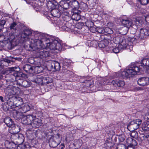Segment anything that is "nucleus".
Here are the masks:
<instances>
[{
    "instance_id": "f257e3e1",
    "label": "nucleus",
    "mask_w": 149,
    "mask_h": 149,
    "mask_svg": "<svg viewBox=\"0 0 149 149\" xmlns=\"http://www.w3.org/2000/svg\"><path fill=\"white\" fill-rule=\"evenodd\" d=\"M140 69L137 66H130L128 69H126L125 71L122 72L120 74L121 76L123 78H127L132 77L136 75L137 73L139 72Z\"/></svg>"
},
{
    "instance_id": "f03ea898",
    "label": "nucleus",
    "mask_w": 149,
    "mask_h": 149,
    "mask_svg": "<svg viewBox=\"0 0 149 149\" xmlns=\"http://www.w3.org/2000/svg\"><path fill=\"white\" fill-rule=\"evenodd\" d=\"M29 40V42H31V44H28L27 46L29 47V50H35L36 49L38 50L42 47V43L45 41H48V40H49L48 39L47 40H43V39H31Z\"/></svg>"
},
{
    "instance_id": "7ed1b4c3",
    "label": "nucleus",
    "mask_w": 149,
    "mask_h": 149,
    "mask_svg": "<svg viewBox=\"0 0 149 149\" xmlns=\"http://www.w3.org/2000/svg\"><path fill=\"white\" fill-rule=\"evenodd\" d=\"M142 120L137 119L130 122L127 125V128L130 131H134L138 129L141 124Z\"/></svg>"
},
{
    "instance_id": "20e7f679",
    "label": "nucleus",
    "mask_w": 149,
    "mask_h": 149,
    "mask_svg": "<svg viewBox=\"0 0 149 149\" xmlns=\"http://www.w3.org/2000/svg\"><path fill=\"white\" fill-rule=\"evenodd\" d=\"M46 43L47 44V47L50 49L59 50L61 48V44L56 40H54Z\"/></svg>"
},
{
    "instance_id": "39448f33",
    "label": "nucleus",
    "mask_w": 149,
    "mask_h": 149,
    "mask_svg": "<svg viewBox=\"0 0 149 149\" xmlns=\"http://www.w3.org/2000/svg\"><path fill=\"white\" fill-rule=\"evenodd\" d=\"M10 138L15 143L20 144L24 142V137L22 134L17 133L12 134Z\"/></svg>"
},
{
    "instance_id": "423d86ee",
    "label": "nucleus",
    "mask_w": 149,
    "mask_h": 149,
    "mask_svg": "<svg viewBox=\"0 0 149 149\" xmlns=\"http://www.w3.org/2000/svg\"><path fill=\"white\" fill-rule=\"evenodd\" d=\"M131 44V41L125 38H121V40L120 44L119 45V48L123 49H130L131 50L130 48H132V46L129 45Z\"/></svg>"
},
{
    "instance_id": "0eeeda50",
    "label": "nucleus",
    "mask_w": 149,
    "mask_h": 149,
    "mask_svg": "<svg viewBox=\"0 0 149 149\" xmlns=\"http://www.w3.org/2000/svg\"><path fill=\"white\" fill-rule=\"evenodd\" d=\"M15 102H17L19 100H22V98L19 97H11L7 101V104L8 106V109H12V108H15Z\"/></svg>"
},
{
    "instance_id": "6e6552de",
    "label": "nucleus",
    "mask_w": 149,
    "mask_h": 149,
    "mask_svg": "<svg viewBox=\"0 0 149 149\" xmlns=\"http://www.w3.org/2000/svg\"><path fill=\"white\" fill-rule=\"evenodd\" d=\"M34 118V117L32 115L24 116L22 118V124L26 125H31Z\"/></svg>"
},
{
    "instance_id": "1a4fd4ad",
    "label": "nucleus",
    "mask_w": 149,
    "mask_h": 149,
    "mask_svg": "<svg viewBox=\"0 0 149 149\" xmlns=\"http://www.w3.org/2000/svg\"><path fill=\"white\" fill-rule=\"evenodd\" d=\"M149 36V29L141 28L140 29L138 36L140 39H143L146 38Z\"/></svg>"
},
{
    "instance_id": "9d476101",
    "label": "nucleus",
    "mask_w": 149,
    "mask_h": 149,
    "mask_svg": "<svg viewBox=\"0 0 149 149\" xmlns=\"http://www.w3.org/2000/svg\"><path fill=\"white\" fill-rule=\"evenodd\" d=\"M5 91L6 93L10 97L16 94L17 89L13 86H9L6 88Z\"/></svg>"
},
{
    "instance_id": "9b49d317",
    "label": "nucleus",
    "mask_w": 149,
    "mask_h": 149,
    "mask_svg": "<svg viewBox=\"0 0 149 149\" xmlns=\"http://www.w3.org/2000/svg\"><path fill=\"white\" fill-rule=\"evenodd\" d=\"M138 84L142 86H145L149 84V78L148 77H143L139 78L138 81Z\"/></svg>"
},
{
    "instance_id": "f8f14e48",
    "label": "nucleus",
    "mask_w": 149,
    "mask_h": 149,
    "mask_svg": "<svg viewBox=\"0 0 149 149\" xmlns=\"http://www.w3.org/2000/svg\"><path fill=\"white\" fill-rule=\"evenodd\" d=\"M50 69L53 71H56L60 70L61 66L60 63L55 61H51L50 62Z\"/></svg>"
},
{
    "instance_id": "ddd939ff",
    "label": "nucleus",
    "mask_w": 149,
    "mask_h": 149,
    "mask_svg": "<svg viewBox=\"0 0 149 149\" xmlns=\"http://www.w3.org/2000/svg\"><path fill=\"white\" fill-rule=\"evenodd\" d=\"M26 135L29 139H32L37 135V131L32 129H29L26 131Z\"/></svg>"
},
{
    "instance_id": "4468645a",
    "label": "nucleus",
    "mask_w": 149,
    "mask_h": 149,
    "mask_svg": "<svg viewBox=\"0 0 149 149\" xmlns=\"http://www.w3.org/2000/svg\"><path fill=\"white\" fill-rule=\"evenodd\" d=\"M32 31L30 29H24L22 31L21 36V37L22 38L28 39L30 36L32 34Z\"/></svg>"
},
{
    "instance_id": "2eb2a0df",
    "label": "nucleus",
    "mask_w": 149,
    "mask_h": 149,
    "mask_svg": "<svg viewBox=\"0 0 149 149\" xmlns=\"http://www.w3.org/2000/svg\"><path fill=\"white\" fill-rule=\"evenodd\" d=\"M10 133L13 134L17 133L20 131L19 126L15 124L14 123L10 127Z\"/></svg>"
},
{
    "instance_id": "dca6fc26",
    "label": "nucleus",
    "mask_w": 149,
    "mask_h": 149,
    "mask_svg": "<svg viewBox=\"0 0 149 149\" xmlns=\"http://www.w3.org/2000/svg\"><path fill=\"white\" fill-rule=\"evenodd\" d=\"M42 124V120L40 118L34 117L31 126L33 128H38Z\"/></svg>"
},
{
    "instance_id": "f3484780",
    "label": "nucleus",
    "mask_w": 149,
    "mask_h": 149,
    "mask_svg": "<svg viewBox=\"0 0 149 149\" xmlns=\"http://www.w3.org/2000/svg\"><path fill=\"white\" fill-rule=\"evenodd\" d=\"M17 69H19V68L17 67H13L11 68V70L13 71V75H15L16 78L18 77H24L26 76V75L22 72L19 71L15 70H16Z\"/></svg>"
},
{
    "instance_id": "a211bd4d",
    "label": "nucleus",
    "mask_w": 149,
    "mask_h": 149,
    "mask_svg": "<svg viewBox=\"0 0 149 149\" xmlns=\"http://www.w3.org/2000/svg\"><path fill=\"white\" fill-rule=\"evenodd\" d=\"M34 36L35 39H43V40H47L48 39L46 38L45 34L43 33L37 31L34 32L32 33Z\"/></svg>"
},
{
    "instance_id": "6ab92c4d",
    "label": "nucleus",
    "mask_w": 149,
    "mask_h": 149,
    "mask_svg": "<svg viewBox=\"0 0 149 149\" xmlns=\"http://www.w3.org/2000/svg\"><path fill=\"white\" fill-rule=\"evenodd\" d=\"M141 66L143 67V69L142 68H142L141 69H140V71H143L146 68L149 67V58L143 59L141 61Z\"/></svg>"
},
{
    "instance_id": "aec40b11",
    "label": "nucleus",
    "mask_w": 149,
    "mask_h": 149,
    "mask_svg": "<svg viewBox=\"0 0 149 149\" xmlns=\"http://www.w3.org/2000/svg\"><path fill=\"white\" fill-rule=\"evenodd\" d=\"M49 146L52 148L56 147L59 143L58 142H57L55 139V138L51 136L49 139Z\"/></svg>"
},
{
    "instance_id": "412c9836",
    "label": "nucleus",
    "mask_w": 149,
    "mask_h": 149,
    "mask_svg": "<svg viewBox=\"0 0 149 149\" xmlns=\"http://www.w3.org/2000/svg\"><path fill=\"white\" fill-rule=\"evenodd\" d=\"M68 1L61 0L59 2V5L63 10H67L70 6L69 2H68Z\"/></svg>"
},
{
    "instance_id": "4be33fe9",
    "label": "nucleus",
    "mask_w": 149,
    "mask_h": 149,
    "mask_svg": "<svg viewBox=\"0 0 149 149\" xmlns=\"http://www.w3.org/2000/svg\"><path fill=\"white\" fill-rule=\"evenodd\" d=\"M5 78L7 82H13L16 80V77L13 75V72H11V74L6 75Z\"/></svg>"
},
{
    "instance_id": "5701e85b",
    "label": "nucleus",
    "mask_w": 149,
    "mask_h": 149,
    "mask_svg": "<svg viewBox=\"0 0 149 149\" xmlns=\"http://www.w3.org/2000/svg\"><path fill=\"white\" fill-rule=\"evenodd\" d=\"M111 84L114 86L116 87L123 86L125 85L124 81H123L120 80H113L111 82Z\"/></svg>"
},
{
    "instance_id": "b1692460",
    "label": "nucleus",
    "mask_w": 149,
    "mask_h": 149,
    "mask_svg": "<svg viewBox=\"0 0 149 149\" xmlns=\"http://www.w3.org/2000/svg\"><path fill=\"white\" fill-rule=\"evenodd\" d=\"M35 68L29 64H26L23 67V69L27 73H31L33 72Z\"/></svg>"
},
{
    "instance_id": "393cba45",
    "label": "nucleus",
    "mask_w": 149,
    "mask_h": 149,
    "mask_svg": "<svg viewBox=\"0 0 149 149\" xmlns=\"http://www.w3.org/2000/svg\"><path fill=\"white\" fill-rule=\"evenodd\" d=\"M69 5L73 9H77L79 7V3L77 0H72L69 2Z\"/></svg>"
},
{
    "instance_id": "a878e982",
    "label": "nucleus",
    "mask_w": 149,
    "mask_h": 149,
    "mask_svg": "<svg viewBox=\"0 0 149 149\" xmlns=\"http://www.w3.org/2000/svg\"><path fill=\"white\" fill-rule=\"evenodd\" d=\"M14 142V141L10 142L8 141H5V145L7 148L10 149L15 148L16 147V144Z\"/></svg>"
},
{
    "instance_id": "bb28decb",
    "label": "nucleus",
    "mask_w": 149,
    "mask_h": 149,
    "mask_svg": "<svg viewBox=\"0 0 149 149\" xmlns=\"http://www.w3.org/2000/svg\"><path fill=\"white\" fill-rule=\"evenodd\" d=\"M122 24L124 25L125 27H126L125 28L128 29L129 27L131 26L132 24V22L129 20L122 19L121 21ZM128 30V29H127Z\"/></svg>"
},
{
    "instance_id": "cd10ccee",
    "label": "nucleus",
    "mask_w": 149,
    "mask_h": 149,
    "mask_svg": "<svg viewBox=\"0 0 149 149\" xmlns=\"http://www.w3.org/2000/svg\"><path fill=\"white\" fill-rule=\"evenodd\" d=\"M3 120L7 126L9 127L14 123L12 120L9 117H6Z\"/></svg>"
},
{
    "instance_id": "c85d7f7f",
    "label": "nucleus",
    "mask_w": 149,
    "mask_h": 149,
    "mask_svg": "<svg viewBox=\"0 0 149 149\" xmlns=\"http://www.w3.org/2000/svg\"><path fill=\"white\" fill-rule=\"evenodd\" d=\"M54 2L49 1L47 3V6L49 9L51 10V11L52 10L56 8L57 3L56 2L54 3Z\"/></svg>"
},
{
    "instance_id": "c756f323",
    "label": "nucleus",
    "mask_w": 149,
    "mask_h": 149,
    "mask_svg": "<svg viewBox=\"0 0 149 149\" xmlns=\"http://www.w3.org/2000/svg\"><path fill=\"white\" fill-rule=\"evenodd\" d=\"M51 13L52 15L54 17H59L61 15V12L56 8L52 10Z\"/></svg>"
},
{
    "instance_id": "7c9ffc66",
    "label": "nucleus",
    "mask_w": 149,
    "mask_h": 149,
    "mask_svg": "<svg viewBox=\"0 0 149 149\" xmlns=\"http://www.w3.org/2000/svg\"><path fill=\"white\" fill-rule=\"evenodd\" d=\"M126 142L128 144L134 147L137 144V142L135 140L131 138L127 139Z\"/></svg>"
},
{
    "instance_id": "2f4dec72",
    "label": "nucleus",
    "mask_w": 149,
    "mask_h": 149,
    "mask_svg": "<svg viewBox=\"0 0 149 149\" xmlns=\"http://www.w3.org/2000/svg\"><path fill=\"white\" fill-rule=\"evenodd\" d=\"M19 85L24 88L29 87L31 85V82L26 80H23L19 84Z\"/></svg>"
},
{
    "instance_id": "473e14b6",
    "label": "nucleus",
    "mask_w": 149,
    "mask_h": 149,
    "mask_svg": "<svg viewBox=\"0 0 149 149\" xmlns=\"http://www.w3.org/2000/svg\"><path fill=\"white\" fill-rule=\"evenodd\" d=\"M142 129L144 131H149V121L144 123L142 125Z\"/></svg>"
},
{
    "instance_id": "72a5a7b5",
    "label": "nucleus",
    "mask_w": 149,
    "mask_h": 149,
    "mask_svg": "<svg viewBox=\"0 0 149 149\" xmlns=\"http://www.w3.org/2000/svg\"><path fill=\"white\" fill-rule=\"evenodd\" d=\"M97 31L100 33H104L105 32H107L110 29L108 28H97Z\"/></svg>"
},
{
    "instance_id": "f704fd0d",
    "label": "nucleus",
    "mask_w": 149,
    "mask_h": 149,
    "mask_svg": "<svg viewBox=\"0 0 149 149\" xmlns=\"http://www.w3.org/2000/svg\"><path fill=\"white\" fill-rule=\"evenodd\" d=\"M107 40H102L99 42L98 46L100 48H104L107 46L108 44Z\"/></svg>"
},
{
    "instance_id": "c9c22d12",
    "label": "nucleus",
    "mask_w": 149,
    "mask_h": 149,
    "mask_svg": "<svg viewBox=\"0 0 149 149\" xmlns=\"http://www.w3.org/2000/svg\"><path fill=\"white\" fill-rule=\"evenodd\" d=\"M43 84H49L52 82V79L49 77H43Z\"/></svg>"
},
{
    "instance_id": "e433bc0d",
    "label": "nucleus",
    "mask_w": 149,
    "mask_h": 149,
    "mask_svg": "<svg viewBox=\"0 0 149 149\" xmlns=\"http://www.w3.org/2000/svg\"><path fill=\"white\" fill-rule=\"evenodd\" d=\"M78 13V12H73L72 15V19L76 20H79L80 18V16Z\"/></svg>"
},
{
    "instance_id": "4c0bfd02",
    "label": "nucleus",
    "mask_w": 149,
    "mask_h": 149,
    "mask_svg": "<svg viewBox=\"0 0 149 149\" xmlns=\"http://www.w3.org/2000/svg\"><path fill=\"white\" fill-rule=\"evenodd\" d=\"M43 77H37V78L34 80L33 81L36 82L38 84L43 85Z\"/></svg>"
},
{
    "instance_id": "58836bf2",
    "label": "nucleus",
    "mask_w": 149,
    "mask_h": 149,
    "mask_svg": "<svg viewBox=\"0 0 149 149\" xmlns=\"http://www.w3.org/2000/svg\"><path fill=\"white\" fill-rule=\"evenodd\" d=\"M121 40V38H120L119 36H117L113 38V41L115 43L119 45Z\"/></svg>"
},
{
    "instance_id": "ea45409f",
    "label": "nucleus",
    "mask_w": 149,
    "mask_h": 149,
    "mask_svg": "<svg viewBox=\"0 0 149 149\" xmlns=\"http://www.w3.org/2000/svg\"><path fill=\"white\" fill-rule=\"evenodd\" d=\"M21 108L23 111V112L24 113L29 111L30 109V106L28 104H26L22 107H21Z\"/></svg>"
},
{
    "instance_id": "a19ab883",
    "label": "nucleus",
    "mask_w": 149,
    "mask_h": 149,
    "mask_svg": "<svg viewBox=\"0 0 149 149\" xmlns=\"http://www.w3.org/2000/svg\"><path fill=\"white\" fill-rule=\"evenodd\" d=\"M132 132L130 134L131 136L134 138L137 139L138 137V134L137 132L134 131H131Z\"/></svg>"
},
{
    "instance_id": "79ce46f5",
    "label": "nucleus",
    "mask_w": 149,
    "mask_h": 149,
    "mask_svg": "<svg viewBox=\"0 0 149 149\" xmlns=\"http://www.w3.org/2000/svg\"><path fill=\"white\" fill-rule=\"evenodd\" d=\"M85 24L88 27H92L94 26V23L91 20H88L85 23Z\"/></svg>"
},
{
    "instance_id": "37998d69",
    "label": "nucleus",
    "mask_w": 149,
    "mask_h": 149,
    "mask_svg": "<svg viewBox=\"0 0 149 149\" xmlns=\"http://www.w3.org/2000/svg\"><path fill=\"white\" fill-rule=\"evenodd\" d=\"M9 57H7L6 58H3L2 59V61H3L7 63L8 64L10 63L11 62H14V61L13 60L9 58Z\"/></svg>"
},
{
    "instance_id": "c03bdc74",
    "label": "nucleus",
    "mask_w": 149,
    "mask_h": 149,
    "mask_svg": "<svg viewBox=\"0 0 149 149\" xmlns=\"http://www.w3.org/2000/svg\"><path fill=\"white\" fill-rule=\"evenodd\" d=\"M17 24L16 22H14L10 24L9 28L11 30H13L15 31L16 29Z\"/></svg>"
},
{
    "instance_id": "a18cd8bd",
    "label": "nucleus",
    "mask_w": 149,
    "mask_h": 149,
    "mask_svg": "<svg viewBox=\"0 0 149 149\" xmlns=\"http://www.w3.org/2000/svg\"><path fill=\"white\" fill-rule=\"evenodd\" d=\"M29 148L26 145L20 144L17 146V149H28Z\"/></svg>"
},
{
    "instance_id": "49530a36",
    "label": "nucleus",
    "mask_w": 149,
    "mask_h": 149,
    "mask_svg": "<svg viewBox=\"0 0 149 149\" xmlns=\"http://www.w3.org/2000/svg\"><path fill=\"white\" fill-rule=\"evenodd\" d=\"M105 145L109 148H111L114 145V143L112 142L111 141H107L105 143Z\"/></svg>"
},
{
    "instance_id": "de8ad7c7",
    "label": "nucleus",
    "mask_w": 149,
    "mask_h": 149,
    "mask_svg": "<svg viewBox=\"0 0 149 149\" xmlns=\"http://www.w3.org/2000/svg\"><path fill=\"white\" fill-rule=\"evenodd\" d=\"M16 117L18 119H21V120H22V118L24 117L22 114L20 112H16Z\"/></svg>"
},
{
    "instance_id": "09e8293b",
    "label": "nucleus",
    "mask_w": 149,
    "mask_h": 149,
    "mask_svg": "<svg viewBox=\"0 0 149 149\" xmlns=\"http://www.w3.org/2000/svg\"><path fill=\"white\" fill-rule=\"evenodd\" d=\"M117 149H126V146L123 144H118L117 146Z\"/></svg>"
},
{
    "instance_id": "8fccbe9b",
    "label": "nucleus",
    "mask_w": 149,
    "mask_h": 149,
    "mask_svg": "<svg viewBox=\"0 0 149 149\" xmlns=\"http://www.w3.org/2000/svg\"><path fill=\"white\" fill-rule=\"evenodd\" d=\"M15 107H21L20 106L22 104V100H19V101H17V102H15Z\"/></svg>"
},
{
    "instance_id": "3c124183",
    "label": "nucleus",
    "mask_w": 149,
    "mask_h": 149,
    "mask_svg": "<svg viewBox=\"0 0 149 149\" xmlns=\"http://www.w3.org/2000/svg\"><path fill=\"white\" fill-rule=\"evenodd\" d=\"M118 139L120 142H123L125 139V136L124 134L120 135L118 136Z\"/></svg>"
},
{
    "instance_id": "603ef678",
    "label": "nucleus",
    "mask_w": 149,
    "mask_h": 149,
    "mask_svg": "<svg viewBox=\"0 0 149 149\" xmlns=\"http://www.w3.org/2000/svg\"><path fill=\"white\" fill-rule=\"evenodd\" d=\"M45 50L43 51H40L39 52H38L37 53V54L38 56L40 58H42L44 57V52Z\"/></svg>"
},
{
    "instance_id": "864d4df0",
    "label": "nucleus",
    "mask_w": 149,
    "mask_h": 149,
    "mask_svg": "<svg viewBox=\"0 0 149 149\" xmlns=\"http://www.w3.org/2000/svg\"><path fill=\"white\" fill-rule=\"evenodd\" d=\"M79 141H75L73 145L75 147V148H79L81 146L80 144H79Z\"/></svg>"
},
{
    "instance_id": "5fc2aeb1",
    "label": "nucleus",
    "mask_w": 149,
    "mask_h": 149,
    "mask_svg": "<svg viewBox=\"0 0 149 149\" xmlns=\"http://www.w3.org/2000/svg\"><path fill=\"white\" fill-rule=\"evenodd\" d=\"M141 3L143 5H145L147 4L149 2L148 0H139Z\"/></svg>"
},
{
    "instance_id": "6e6d98bb",
    "label": "nucleus",
    "mask_w": 149,
    "mask_h": 149,
    "mask_svg": "<svg viewBox=\"0 0 149 149\" xmlns=\"http://www.w3.org/2000/svg\"><path fill=\"white\" fill-rule=\"evenodd\" d=\"M3 99L4 100V102L5 101H7L10 97L6 93V92L5 95H3Z\"/></svg>"
},
{
    "instance_id": "4d7b16f0",
    "label": "nucleus",
    "mask_w": 149,
    "mask_h": 149,
    "mask_svg": "<svg viewBox=\"0 0 149 149\" xmlns=\"http://www.w3.org/2000/svg\"><path fill=\"white\" fill-rule=\"evenodd\" d=\"M112 51L115 53H117L119 52L120 50L118 47H116L112 49Z\"/></svg>"
},
{
    "instance_id": "13d9d810",
    "label": "nucleus",
    "mask_w": 149,
    "mask_h": 149,
    "mask_svg": "<svg viewBox=\"0 0 149 149\" xmlns=\"http://www.w3.org/2000/svg\"><path fill=\"white\" fill-rule=\"evenodd\" d=\"M44 54V58L47 57L49 56V53L48 51H45Z\"/></svg>"
},
{
    "instance_id": "bf43d9fd",
    "label": "nucleus",
    "mask_w": 149,
    "mask_h": 149,
    "mask_svg": "<svg viewBox=\"0 0 149 149\" xmlns=\"http://www.w3.org/2000/svg\"><path fill=\"white\" fill-rule=\"evenodd\" d=\"M6 22V21L5 20H1L0 21V25L3 26L5 24Z\"/></svg>"
},
{
    "instance_id": "052dcab7",
    "label": "nucleus",
    "mask_w": 149,
    "mask_h": 149,
    "mask_svg": "<svg viewBox=\"0 0 149 149\" xmlns=\"http://www.w3.org/2000/svg\"><path fill=\"white\" fill-rule=\"evenodd\" d=\"M85 83H86L88 86H90L91 85L92 82L91 80H86Z\"/></svg>"
},
{
    "instance_id": "680f3d73",
    "label": "nucleus",
    "mask_w": 149,
    "mask_h": 149,
    "mask_svg": "<svg viewBox=\"0 0 149 149\" xmlns=\"http://www.w3.org/2000/svg\"><path fill=\"white\" fill-rule=\"evenodd\" d=\"M81 5L84 9L87 8L88 7L86 3H83Z\"/></svg>"
},
{
    "instance_id": "e2e57ef3",
    "label": "nucleus",
    "mask_w": 149,
    "mask_h": 149,
    "mask_svg": "<svg viewBox=\"0 0 149 149\" xmlns=\"http://www.w3.org/2000/svg\"><path fill=\"white\" fill-rule=\"evenodd\" d=\"M135 147L132 146L128 144L127 148H126V149H135Z\"/></svg>"
},
{
    "instance_id": "0e129e2a",
    "label": "nucleus",
    "mask_w": 149,
    "mask_h": 149,
    "mask_svg": "<svg viewBox=\"0 0 149 149\" xmlns=\"http://www.w3.org/2000/svg\"><path fill=\"white\" fill-rule=\"evenodd\" d=\"M9 58L11 59V60H13L14 61L15 60H17V59L18 58H13L12 57H11V56L9 57Z\"/></svg>"
},
{
    "instance_id": "69168bd1",
    "label": "nucleus",
    "mask_w": 149,
    "mask_h": 149,
    "mask_svg": "<svg viewBox=\"0 0 149 149\" xmlns=\"http://www.w3.org/2000/svg\"><path fill=\"white\" fill-rule=\"evenodd\" d=\"M0 100L2 102H4V100L3 99V96H0Z\"/></svg>"
},
{
    "instance_id": "338daca9",
    "label": "nucleus",
    "mask_w": 149,
    "mask_h": 149,
    "mask_svg": "<svg viewBox=\"0 0 149 149\" xmlns=\"http://www.w3.org/2000/svg\"><path fill=\"white\" fill-rule=\"evenodd\" d=\"M145 19L146 22L149 23V16L146 17Z\"/></svg>"
},
{
    "instance_id": "774afa93",
    "label": "nucleus",
    "mask_w": 149,
    "mask_h": 149,
    "mask_svg": "<svg viewBox=\"0 0 149 149\" xmlns=\"http://www.w3.org/2000/svg\"><path fill=\"white\" fill-rule=\"evenodd\" d=\"M66 24L69 25V27H70V26H72V24H71L69 22H67L66 23Z\"/></svg>"
}]
</instances>
